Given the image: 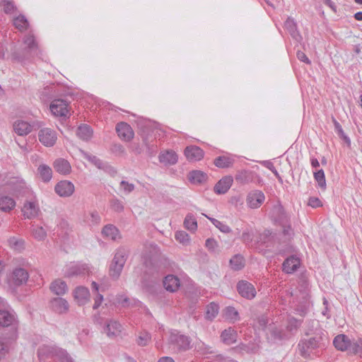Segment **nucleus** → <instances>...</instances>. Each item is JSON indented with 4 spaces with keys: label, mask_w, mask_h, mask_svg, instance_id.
<instances>
[{
    "label": "nucleus",
    "mask_w": 362,
    "mask_h": 362,
    "mask_svg": "<svg viewBox=\"0 0 362 362\" xmlns=\"http://www.w3.org/2000/svg\"><path fill=\"white\" fill-rule=\"evenodd\" d=\"M23 43L24 45L23 49L13 53L14 59L20 62L30 61L35 57L45 60V54L33 34L28 33L25 35L23 38Z\"/></svg>",
    "instance_id": "f257e3e1"
},
{
    "label": "nucleus",
    "mask_w": 362,
    "mask_h": 362,
    "mask_svg": "<svg viewBox=\"0 0 362 362\" xmlns=\"http://www.w3.org/2000/svg\"><path fill=\"white\" fill-rule=\"evenodd\" d=\"M128 255L129 250L124 247H119L116 250L109 269L112 279L116 280L119 277Z\"/></svg>",
    "instance_id": "f03ea898"
},
{
    "label": "nucleus",
    "mask_w": 362,
    "mask_h": 362,
    "mask_svg": "<svg viewBox=\"0 0 362 362\" xmlns=\"http://www.w3.org/2000/svg\"><path fill=\"white\" fill-rule=\"evenodd\" d=\"M168 343L177 352L186 351L191 349L190 337L177 330H173L170 333Z\"/></svg>",
    "instance_id": "7ed1b4c3"
},
{
    "label": "nucleus",
    "mask_w": 362,
    "mask_h": 362,
    "mask_svg": "<svg viewBox=\"0 0 362 362\" xmlns=\"http://www.w3.org/2000/svg\"><path fill=\"white\" fill-rule=\"evenodd\" d=\"M320 337H311L300 341L298 349L300 356L305 358L310 357L311 351L320 347Z\"/></svg>",
    "instance_id": "20e7f679"
},
{
    "label": "nucleus",
    "mask_w": 362,
    "mask_h": 362,
    "mask_svg": "<svg viewBox=\"0 0 362 362\" xmlns=\"http://www.w3.org/2000/svg\"><path fill=\"white\" fill-rule=\"evenodd\" d=\"M265 200V195L258 189L250 191L246 197L247 206L252 209L259 208Z\"/></svg>",
    "instance_id": "39448f33"
},
{
    "label": "nucleus",
    "mask_w": 362,
    "mask_h": 362,
    "mask_svg": "<svg viewBox=\"0 0 362 362\" xmlns=\"http://www.w3.org/2000/svg\"><path fill=\"white\" fill-rule=\"evenodd\" d=\"M39 141L45 146H53L57 139V132L50 128H43L38 132Z\"/></svg>",
    "instance_id": "423d86ee"
},
{
    "label": "nucleus",
    "mask_w": 362,
    "mask_h": 362,
    "mask_svg": "<svg viewBox=\"0 0 362 362\" xmlns=\"http://www.w3.org/2000/svg\"><path fill=\"white\" fill-rule=\"evenodd\" d=\"M69 103L63 99H54L50 104L52 113L57 117H66L69 115Z\"/></svg>",
    "instance_id": "0eeeda50"
},
{
    "label": "nucleus",
    "mask_w": 362,
    "mask_h": 362,
    "mask_svg": "<svg viewBox=\"0 0 362 362\" xmlns=\"http://www.w3.org/2000/svg\"><path fill=\"white\" fill-rule=\"evenodd\" d=\"M237 290L242 297L248 300L253 299L257 294L255 286L245 280L238 281L237 284Z\"/></svg>",
    "instance_id": "6e6552de"
},
{
    "label": "nucleus",
    "mask_w": 362,
    "mask_h": 362,
    "mask_svg": "<svg viewBox=\"0 0 362 362\" xmlns=\"http://www.w3.org/2000/svg\"><path fill=\"white\" fill-rule=\"evenodd\" d=\"M272 217L274 221L279 226H284L287 224L290 219L286 213L283 206L280 204H276L273 206L272 211Z\"/></svg>",
    "instance_id": "1a4fd4ad"
},
{
    "label": "nucleus",
    "mask_w": 362,
    "mask_h": 362,
    "mask_svg": "<svg viewBox=\"0 0 362 362\" xmlns=\"http://www.w3.org/2000/svg\"><path fill=\"white\" fill-rule=\"evenodd\" d=\"M75 190L74 184L68 180L59 182L54 187L55 192L61 197H71Z\"/></svg>",
    "instance_id": "9d476101"
},
{
    "label": "nucleus",
    "mask_w": 362,
    "mask_h": 362,
    "mask_svg": "<svg viewBox=\"0 0 362 362\" xmlns=\"http://www.w3.org/2000/svg\"><path fill=\"white\" fill-rule=\"evenodd\" d=\"M118 136L125 141H129L134 138V131L131 126L126 122H119L116 126Z\"/></svg>",
    "instance_id": "9b49d317"
},
{
    "label": "nucleus",
    "mask_w": 362,
    "mask_h": 362,
    "mask_svg": "<svg viewBox=\"0 0 362 362\" xmlns=\"http://www.w3.org/2000/svg\"><path fill=\"white\" fill-rule=\"evenodd\" d=\"M233 182L232 176L228 175L222 177L214 186V192L218 194H226Z\"/></svg>",
    "instance_id": "f8f14e48"
},
{
    "label": "nucleus",
    "mask_w": 362,
    "mask_h": 362,
    "mask_svg": "<svg viewBox=\"0 0 362 362\" xmlns=\"http://www.w3.org/2000/svg\"><path fill=\"white\" fill-rule=\"evenodd\" d=\"M89 268L86 264H75L69 266L66 272L65 276L73 277L76 276L84 275L88 273Z\"/></svg>",
    "instance_id": "ddd939ff"
},
{
    "label": "nucleus",
    "mask_w": 362,
    "mask_h": 362,
    "mask_svg": "<svg viewBox=\"0 0 362 362\" xmlns=\"http://www.w3.org/2000/svg\"><path fill=\"white\" fill-rule=\"evenodd\" d=\"M29 278L28 271L22 267H16L12 272V281L16 286L25 284Z\"/></svg>",
    "instance_id": "4468645a"
},
{
    "label": "nucleus",
    "mask_w": 362,
    "mask_h": 362,
    "mask_svg": "<svg viewBox=\"0 0 362 362\" xmlns=\"http://www.w3.org/2000/svg\"><path fill=\"white\" fill-rule=\"evenodd\" d=\"M352 341L345 334H338L334 339L333 344L335 348L341 351H348L350 352V349Z\"/></svg>",
    "instance_id": "2eb2a0df"
},
{
    "label": "nucleus",
    "mask_w": 362,
    "mask_h": 362,
    "mask_svg": "<svg viewBox=\"0 0 362 362\" xmlns=\"http://www.w3.org/2000/svg\"><path fill=\"white\" fill-rule=\"evenodd\" d=\"M105 332L109 337H114L119 335L122 332V325L114 320H108L105 322Z\"/></svg>",
    "instance_id": "dca6fc26"
},
{
    "label": "nucleus",
    "mask_w": 362,
    "mask_h": 362,
    "mask_svg": "<svg viewBox=\"0 0 362 362\" xmlns=\"http://www.w3.org/2000/svg\"><path fill=\"white\" fill-rule=\"evenodd\" d=\"M51 308L57 313H66L69 310L68 302L62 298H54L50 301Z\"/></svg>",
    "instance_id": "f3484780"
},
{
    "label": "nucleus",
    "mask_w": 362,
    "mask_h": 362,
    "mask_svg": "<svg viewBox=\"0 0 362 362\" xmlns=\"http://www.w3.org/2000/svg\"><path fill=\"white\" fill-rule=\"evenodd\" d=\"M185 155L189 161H197L203 158L204 151L198 146H190L185 148Z\"/></svg>",
    "instance_id": "a211bd4d"
},
{
    "label": "nucleus",
    "mask_w": 362,
    "mask_h": 362,
    "mask_svg": "<svg viewBox=\"0 0 362 362\" xmlns=\"http://www.w3.org/2000/svg\"><path fill=\"white\" fill-rule=\"evenodd\" d=\"M74 296L78 304L83 305L88 301L90 293L87 288L78 286L74 290Z\"/></svg>",
    "instance_id": "6ab92c4d"
},
{
    "label": "nucleus",
    "mask_w": 362,
    "mask_h": 362,
    "mask_svg": "<svg viewBox=\"0 0 362 362\" xmlns=\"http://www.w3.org/2000/svg\"><path fill=\"white\" fill-rule=\"evenodd\" d=\"M284 27L293 40L297 42L302 40V37L298 31L296 23L293 18L288 17L284 23Z\"/></svg>",
    "instance_id": "aec40b11"
},
{
    "label": "nucleus",
    "mask_w": 362,
    "mask_h": 362,
    "mask_svg": "<svg viewBox=\"0 0 362 362\" xmlns=\"http://www.w3.org/2000/svg\"><path fill=\"white\" fill-rule=\"evenodd\" d=\"M158 158L160 163L165 165H173L177 162V155L175 151L171 150L160 153Z\"/></svg>",
    "instance_id": "412c9836"
},
{
    "label": "nucleus",
    "mask_w": 362,
    "mask_h": 362,
    "mask_svg": "<svg viewBox=\"0 0 362 362\" xmlns=\"http://www.w3.org/2000/svg\"><path fill=\"white\" fill-rule=\"evenodd\" d=\"M180 286V279L174 275H168L163 280L164 288L170 292L176 291Z\"/></svg>",
    "instance_id": "4be33fe9"
},
{
    "label": "nucleus",
    "mask_w": 362,
    "mask_h": 362,
    "mask_svg": "<svg viewBox=\"0 0 362 362\" xmlns=\"http://www.w3.org/2000/svg\"><path fill=\"white\" fill-rule=\"evenodd\" d=\"M16 321L13 312L7 310H0V326L8 327L13 325Z\"/></svg>",
    "instance_id": "5701e85b"
},
{
    "label": "nucleus",
    "mask_w": 362,
    "mask_h": 362,
    "mask_svg": "<svg viewBox=\"0 0 362 362\" xmlns=\"http://www.w3.org/2000/svg\"><path fill=\"white\" fill-rule=\"evenodd\" d=\"M102 234L103 237L112 240H117L118 238H121L119 230L112 224L105 226L102 229Z\"/></svg>",
    "instance_id": "b1692460"
},
{
    "label": "nucleus",
    "mask_w": 362,
    "mask_h": 362,
    "mask_svg": "<svg viewBox=\"0 0 362 362\" xmlns=\"http://www.w3.org/2000/svg\"><path fill=\"white\" fill-rule=\"evenodd\" d=\"M51 291L57 296H62L68 291V286L65 281L61 279H56L50 284Z\"/></svg>",
    "instance_id": "393cba45"
},
{
    "label": "nucleus",
    "mask_w": 362,
    "mask_h": 362,
    "mask_svg": "<svg viewBox=\"0 0 362 362\" xmlns=\"http://www.w3.org/2000/svg\"><path fill=\"white\" fill-rule=\"evenodd\" d=\"M14 132L19 136H25L32 131V126L27 122L18 120L13 124Z\"/></svg>",
    "instance_id": "a878e982"
},
{
    "label": "nucleus",
    "mask_w": 362,
    "mask_h": 362,
    "mask_svg": "<svg viewBox=\"0 0 362 362\" xmlns=\"http://www.w3.org/2000/svg\"><path fill=\"white\" fill-rule=\"evenodd\" d=\"M39 209L35 202H27L24 204L22 211L25 218L31 219L37 216Z\"/></svg>",
    "instance_id": "bb28decb"
},
{
    "label": "nucleus",
    "mask_w": 362,
    "mask_h": 362,
    "mask_svg": "<svg viewBox=\"0 0 362 362\" xmlns=\"http://www.w3.org/2000/svg\"><path fill=\"white\" fill-rule=\"evenodd\" d=\"M54 170L62 175H67L71 172L70 163L64 158L57 159L53 164Z\"/></svg>",
    "instance_id": "cd10ccee"
},
{
    "label": "nucleus",
    "mask_w": 362,
    "mask_h": 362,
    "mask_svg": "<svg viewBox=\"0 0 362 362\" xmlns=\"http://www.w3.org/2000/svg\"><path fill=\"white\" fill-rule=\"evenodd\" d=\"M299 263L298 258L291 256L284 262L283 271L287 274H291L298 269Z\"/></svg>",
    "instance_id": "c85d7f7f"
},
{
    "label": "nucleus",
    "mask_w": 362,
    "mask_h": 362,
    "mask_svg": "<svg viewBox=\"0 0 362 362\" xmlns=\"http://www.w3.org/2000/svg\"><path fill=\"white\" fill-rule=\"evenodd\" d=\"M16 206L14 199L8 196H0V210L4 212L11 211Z\"/></svg>",
    "instance_id": "c756f323"
},
{
    "label": "nucleus",
    "mask_w": 362,
    "mask_h": 362,
    "mask_svg": "<svg viewBox=\"0 0 362 362\" xmlns=\"http://www.w3.org/2000/svg\"><path fill=\"white\" fill-rule=\"evenodd\" d=\"M76 135L83 141H88L93 136V130L88 124H83L77 128Z\"/></svg>",
    "instance_id": "7c9ffc66"
},
{
    "label": "nucleus",
    "mask_w": 362,
    "mask_h": 362,
    "mask_svg": "<svg viewBox=\"0 0 362 362\" xmlns=\"http://www.w3.org/2000/svg\"><path fill=\"white\" fill-rule=\"evenodd\" d=\"M188 178L194 184H202L206 181L208 176L201 170H192L189 173Z\"/></svg>",
    "instance_id": "2f4dec72"
},
{
    "label": "nucleus",
    "mask_w": 362,
    "mask_h": 362,
    "mask_svg": "<svg viewBox=\"0 0 362 362\" xmlns=\"http://www.w3.org/2000/svg\"><path fill=\"white\" fill-rule=\"evenodd\" d=\"M37 172H38V174L40 175V179L44 182H49L52 177V168L45 164L40 165L37 168Z\"/></svg>",
    "instance_id": "473e14b6"
},
{
    "label": "nucleus",
    "mask_w": 362,
    "mask_h": 362,
    "mask_svg": "<svg viewBox=\"0 0 362 362\" xmlns=\"http://www.w3.org/2000/svg\"><path fill=\"white\" fill-rule=\"evenodd\" d=\"M222 341L228 345L232 344L236 341L237 333L232 328L223 330L221 333Z\"/></svg>",
    "instance_id": "72a5a7b5"
},
{
    "label": "nucleus",
    "mask_w": 362,
    "mask_h": 362,
    "mask_svg": "<svg viewBox=\"0 0 362 362\" xmlns=\"http://www.w3.org/2000/svg\"><path fill=\"white\" fill-rule=\"evenodd\" d=\"M234 160L227 156H218L215 158L214 163V165L220 168H230L233 165Z\"/></svg>",
    "instance_id": "f704fd0d"
},
{
    "label": "nucleus",
    "mask_w": 362,
    "mask_h": 362,
    "mask_svg": "<svg viewBox=\"0 0 362 362\" xmlns=\"http://www.w3.org/2000/svg\"><path fill=\"white\" fill-rule=\"evenodd\" d=\"M13 25L20 31L25 30L29 25L28 21L25 16L20 14L13 20Z\"/></svg>",
    "instance_id": "c9c22d12"
},
{
    "label": "nucleus",
    "mask_w": 362,
    "mask_h": 362,
    "mask_svg": "<svg viewBox=\"0 0 362 362\" xmlns=\"http://www.w3.org/2000/svg\"><path fill=\"white\" fill-rule=\"evenodd\" d=\"M230 264L233 269L239 271L245 266L244 257L240 255H235L230 259Z\"/></svg>",
    "instance_id": "e433bc0d"
},
{
    "label": "nucleus",
    "mask_w": 362,
    "mask_h": 362,
    "mask_svg": "<svg viewBox=\"0 0 362 362\" xmlns=\"http://www.w3.org/2000/svg\"><path fill=\"white\" fill-rule=\"evenodd\" d=\"M219 306L214 302L211 303L206 307L205 317L209 320H213L218 313Z\"/></svg>",
    "instance_id": "4c0bfd02"
},
{
    "label": "nucleus",
    "mask_w": 362,
    "mask_h": 362,
    "mask_svg": "<svg viewBox=\"0 0 362 362\" xmlns=\"http://www.w3.org/2000/svg\"><path fill=\"white\" fill-rule=\"evenodd\" d=\"M143 143L146 147V152L149 156H153L158 151L156 141L154 140L149 141L148 137L143 138Z\"/></svg>",
    "instance_id": "58836bf2"
},
{
    "label": "nucleus",
    "mask_w": 362,
    "mask_h": 362,
    "mask_svg": "<svg viewBox=\"0 0 362 362\" xmlns=\"http://www.w3.org/2000/svg\"><path fill=\"white\" fill-rule=\"evenodd\" d=\"M0 6L3 8L4 12L8 15L13 14L17 11L14 2L11 0H0Z\"/></svg>",
    "instance_id": "ea45409f"
},
{
    "label": "nucleus",
    "mask_w": 362,
    "mask_h": 362,
    "mask_svg": "<svg viewBox=\"0 0 362 362\" xmlns=\"http://www.w3.org/2000/svg\"><path fill=\"white\" fill-rule=\"evenodd\" d=\"M273 236L272 232L269 230H264L260 233L257 238V242L262 245L269 246V244L272 241Z\"/></svg>",
    "instance_id": "a19ab883"
},
{
    "label": "nucleus",
    "mask_w": 362,
    "mask_h": 362,
    "mask_svg": "<svg viewBox=\"0 0 362 362\" xmlns=\"http://www.w3.org/2000/svg\"><path fill=\"white\" fill-rule=\"evenodd\" d=\"M224 315L227 319L233 322L240 320L238 311L232 306H228L224 309Z\"/></svg>",
    "instance_id": "79ce46f5"
},
{
    "label": "nucleus",
    "mask_w": 362,
    "mask_h": 362,
    "mask_svg": "<svg viewBox=\"0 0 362 362\" xmlns=\"http://www.w3.org/2000/svg\"><path fill=\"white\" fill-rule=\"evenodd\" d=\"M332 120L339 136L341 139H343L344 142L349 146L351 145V140L344 132L340 124L336 120V119L334 117H332Z\"/></svg>",
    "instance_id": "37998d69"
},
{
    "label": "nucleus",
    "mask_w": 362,
    "mask_h": 362,
    "mask_svg": "<svg viewBox=\"0 0 362 362\" xmlns=\"http://www.w3.org/2000/svg\"><path fill=\"white\" fill-rule=\"evenodd\" d=\"M83 155L84 158H86L87 160L93 163L94 165H95L99 169H104L105 168V164L103 162L98 158L97 156L91 155L87 152L83 151Z\"/></svg>",
    "instance_id": "c03bdc74"
},
{
    "label": "nucleus",
    "mask_w": 362,
    "mask_h": 362,
    "mask_svg": "<svg viewBox=\"0 0 362 362\" xmlns=\"http://www.w3.org/2000/svg\"><path fill=\"white\" fill-rule=\"evenodd\" d=\"M184 225L185 228L190 231H195L197 228V223L194 216L191 214L187 215L185 217Z\"/></svg>",
    "instance_id": "a18cd8bd"
},
{
    "label": "nucleus",
    "mask_w": 362,
    "mask_h": 362,
    "mask_svg": "<svg viewBox=\"0 0 362 362\" xmlns=\"http://www.w3.org/2000/svg\"><path fill=\"white\" fill-rule=\"evenodd\" d=\"M151 340V335L150 333L147 332H141L139 333L137 339L136 343L139 346H145L148 345V344Z\"/></svg>",
    "instance_id": "49530a36"
},
{
    "label": "nucleus",
    "mask_w": 362,
    "mask_h": 362,
    "mask_svg": "<svg viewBox=\"0 0 362 362\" xmlns=\"http://www.w3.org/2000/svg\"><path fill=\"white\" fill-rule=\"evenodd\" d=\"M314 178L317 182L319 187L323 189L326 188V180L324 170H318L314 173Z\"/></svg>",
    "instance_id": "de8ad7c7"
},
{
    "label": "nucleus",
    "mask_w": 362,
    "mask_h": 362,
    "mask_svg": "<svg viewBox=\"0 0 362 362\" xmlns=\"http://www.w3.org/2000/svg\"><path fill=\"white\" fill-rule=\"evenodd\" d=\"M8 339L6 337H0V360L8 353Z\"/></svg>",
    "instance_id": "09e8293b"
},
{
    "label": "nucleus",
    "mask_w": 362,
    "mask_h": 362,
    "mask_svg": "<svg viewBox=\"0 0 362 362\" xmlns=\"http://www.w3.org/2000/svg\"><path fill=\"white\" fill-rule=\"evenodd\" d=\"M8 243L9 246L16 250L20 251L23 248L24 242L22 239L11 237L8 240Z\"/></svg>",
    "instance_id": "8fccbe9b"
},
{
    "label": "nucleus",
    "mask_w": 362,
    "mask_h": 362,
    "mask_svg": "<svg viewBox=\"0 0 362 362\" xmlns=\"http://www.w3.org/2000/svg\"><path fill=\"white\" fill-rule=\"evenodd\" d=\"M349 353L353 354H358L361 357H362V339L352 341Z\"/></svg>",
    "instance_id": "3c124183"
},
{
    "label": "nucleus",
    "mask_w": 362,
    "mask_h": 362,
    "mask_svg": "<svg viewBox=\"0 0 362 362\" xmlns=\"http://www.w3.org/2000/svg\"><path fill=\"white\" fill-rule=\"evenodd\" d=\"M32 232L34 238L38 240H42L47 236V232L42 226L33 228Z\"/></svg>",
    "instance_id": "603ef678"
},
{
    "label": "nucleus",
    "mask_w": 362,
    "mask_h": 362,
    "mask_svg": "<svg viewBox=\"0 0 362 362\" xmlns=\"http://www.w3.org/2000/svg\"><path fill=\"white\" fill-rule=\"evenodd\" d=\"M209 220L221 232L225 233H228L231 232L230 228L228 226H227L226 224H224L223 223L221 222L220 221H218L216 218H209Z\"/></svg>",
    "instance_id": "864d4df0"
},
{
    "label": "nucleus",
    "mask_w": 362,
    "mask_h": 362,
    "mask_svg": "<svg viewBox=\"0 0 362 362\" xmlns=\"http://www.w3.org/2000/svg\"><path fill=\"white\" fill-rule=\"evenodd\" d=\"M9 184L12 186V188L15 192L19 193L23 192V190L26 187L25 182L23 180L11 181Z\"/></svg>",
    "instance_id": "5fc2aeb1"
},
{
    "label": "nucleus",
    "mask_w": 362,
    "mask_h": 362,
    "mask_svg": "<svg viewBox=\"0 0 362 362\" xmlns=\"http://www.w3.org/2000/svg\"><path fill=\"white\" fill-rule=\"evenodd\" d=\"M54 361L55 362H74L71 356L63 350L59 351Z\"/></svg>",
    "instance_id": "6e6d98bb"
},
{
    "label": "nucleus",
    "mask_w": 362,
    "mask_h": 362,
    "mask_svg": "<svg viewBox=\"0 0 362 362\" xmlns=\"http://www.w3.org/2000/svg\"><path fill=\"white\" fill-rule=\"evenodd\" d=\"M205 246L211 252H218L219 251L218 243L214 238H208L206 240Z\"/></svg>",
    "instance_id": "4d7b16f0"
},
{
    "label": "nucleus",
    "mask_w": 362,
    "mask_h": 362,
    "mask_svg": "<svg viewBox=\"0 0 362 362\" xmlns=\"http://www.w3.org/2000/svg\"><path fill=\"white\" fill-rule=\"evenodd\" d=\"M110 206L116 212L119 213L124 210L122 202L117 198H114L110 201Z\"/></svg>",
    "instance_id": "13d9d810"
},
{
    "label": "nucleus",
    "mask_w": 362,
    "mask_h": 362,
    "mask_svg": "<svg viewBox=\"0 0 362 362\" xmlns=\"http://www.w3.org/2000/svg\"><path fill=\"white\" fill-rule=\"evenodd\" d=\"M282 227V233L285 236L286 239H291L294 235V232L293 228H291L290 221L285 224L284 226H281Z\"/></svg>",
    "instance_id": "bf43d9fd"
},
{
    "label": "nucleus",
    "mask_w": 362,
    "mask_h": 362,
    "mask_svg": "<svg viewBox=\"0 0 362 362\" xmlns=\"http://www.w3.org/2000/svg\"><path fill=\"white\" fill-rule=\"evenodd\" d=\"M175 239L182 244H185L189 242V235L182 230L177 231L175 235Z\"/></svg>",
    "instance_id": "052dcab7"
},
{
    "label": "nucleus",
    "mask_w": 362,
    "mask_h": 362,
    "mask_svg": "<svg viewBox=\"0 0 362 362\" xmlns=\"http://www.w3.org/2000/svg\"><path fill=\"white\" fill-rule=\"evenodd\" d=\"M301 325V321L298 320L296 318H291L288 321V324L287 325V329L292 332L293 330H296Z\"/></svg>",
    "instance_id": "680f3d73"
},
{
    "label": "nucleus",
    "mask_w": 362,
    "mask_h": 362,
    "mask_svg": "<svg viewBox=\"0 0 362 362\" xmlns=\"http://www.w3.org/2000/svg\"><path fill=\"white\" fill-rule=\"evenodd\" d=\"M120 186L122 189H123L124 192L126 194H129L134 191L135 187L134 184L129 183L128 182H126L124 180H122L120 182Z\"/></svg>",
    "instance_id": "e2e57ef3"
},
{
    "label": "nucleus",
    "mask_w": 362,
    "mask_h": 362,
    "mask_svg": "<svg viewBox=\"0 0 362 362\" xmlns=\"http://www.w3.org/2000/svg\"><path fill=\"white\" fill-rule=\"evenodd\" d=\"M259 327L264 329L269 323V318L266 315H261L257 318Z\"/></svg>",
    "instance_id": "0e129e2a"
},
{
    "label": "nucleus",
    "mask_w": 362,
    "mask_h": 362,
    "mask_svg": "<svg viewBox=\"0 0 362 362\" xmlns=\"http://www.w3.org/2000/svg\"><path fill=\"white\" fill-rule=\"evenodd\" d=\"M264 166L269 170H270L279 180H281V176L279 175L278 171L276 170V168L274 167V164L272 162L265 161Z\"/></svg>",
    "instance_id": "69168bd1"
},
{
    "label": "nucleus",
    "mask_w": 362,
    "mask_h": 362,
    "mask_svg": "<svg viewBox=\"0 0 362 362\" xmlns=\"http://www.w3.org/2000/svg\"><path fill=\"white\" fill-rule=\"evenodd\" d=\"M308 205L313 208H317L322 206V202L317 197H310L308 200Z\"/></svg>",
    "instance_id": "338daca9"
},
{
    "label": "nucleus",
    "mask_w": 362,
    "mask_h": 362,
    "mask_svg": "<svg viewBox=\"0 0 362 362\" xmlns=\"http://www.w3.org/2000/svg\"><path fill=\"white\" fill-rule=\"evenodd\" d=\"M90 220L93 224H98L100 223V216L97 211H94L90 212Z\"/></svg>",
    "instance_id": "774afa93"
}]
</instances>
